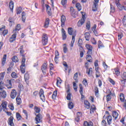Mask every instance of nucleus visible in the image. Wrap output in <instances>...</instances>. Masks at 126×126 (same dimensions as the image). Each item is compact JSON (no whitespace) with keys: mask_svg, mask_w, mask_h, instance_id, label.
I'll return each instance as SVG.
<instances>
[{"mask_svg":"<svg viewBox=\"0 0 126 126\" xmlns=\"http://www.w3.org/2000/svg\"><path fill=\"white\" fill-rule=\"evenodd\" d=\"M25 58L23 57L22 60V64L20 66V70L22 73H25Z\"/></svg>","mask_w":126,"mask_h":126,"instance_id":"f257e3e1","label":"nucleus"},{"mask_svg":"<svg viewBox=\"0 0 126 126\" xmlns=\"http://www.w3.org/2000/svg\"><path fill=\"white\" fill-rule=\"evenodd\" d=\"M81 13H82V19H81L77 23V26L78 27H81L83 24H84L85 22V16L83 15V12H81Z\"/></svg>","mask_w":126,"mask_h":126,"instance_id":"f03ea898","label":"nucleus"},{"mask_svg":"<svg viewBox=\"0 0 126 126\" xmlns=\"http://www.w3.org/2000/svg\"><path fill=\"white\" fill-rule=\"evenodd\" d=\"M7 102L6 101H3L0 106V112H1L2 110L5 112L7 109Z\"/></svg>","mask_w":126,"mask_h":126,"instance_id":"7ed1b4c3","label":"nucleus"},{"mask_svg":"<svg viewBox=\"0 0 126 126\" xmlns=\"http://www.w3.org/2000/svg\"><path fill=\"white\" fill-rule=\"evenodd\" d=\"M42 43L44 46L48 44V35L46 33H44L42 35Z\"/></svg>","mask_w":126,"mask_h":126,"instance_id":"20e7f679","label":"nucleus"},{"mask_svg":"<svg viewBox=\"0 0 126 126\" xmlns=\"http://www.w3.org/2000/svg\"><path fill=\"white\" fill-rule=\"evenodd\" d=\"M39 95L42 101L45 102L46 100V97H45V95L44 94V90H43L42 89L40 90Z\"/></svg>","mask_w":126,"mask_h":126,"instance_id":"39448f33","label":"nucleus"},{"mask_svg":"<svg viewBox=\"0 0 126 126\" xmlns=\"http://www.w3.org/2000/svg\"><path fill=\"white\" fill-rule=\"evenodd\" d=\"M86 48L88 51L87 52V55H92V50H93V47L90 44L86 45Z\"/></svg>","mask_w":126,"mask_h":126,"instance_id":"423d86ee","label":"nucleus"},{"mask_svg":"<svg viewBox=\"0 0 126 126\" xmlns=\"http://www.w3.org/2000/svg\"><path fill=\"white\" fill-rule=\"evenodd\" d=\"M35 124H40L42 122V116L41 114H37L35 117Z\"/></svg>","mask_w":126,"mask_h":126,"instance_id":"0eeeda50","label":"nucleus"},{"mask_svg":"<svg viewBox=\"0 0 126 126\" xmlns=\"http://www.w3.org/2000/svg\"><path fill=\"white\" fill-rule=\"evenodd\" d=\"M16 95H17V93L16 92V91L14 89L12 90L10 94V97L11 99H15V97H16Z\"/></svg>","mask_w":126,"mask_h":126,"instance_id":"6e6552de","label":"nucleus"},{"mask_svg":"<svg viewBox=\"0 0 126 126\" xmlns=\"http://www.w3.org/2000/svg\"><path fill=\"white\" fill-rule=\"evenodd\" d=\"M13 117L10 116V117L8 120V124L9 126H14V123H13Z\"/></svg>","mask_w":126,"mask_h":126,"instance_id":"1a4fd4ad","label":"nucleus"},{"mask_svg":"<svg viewBox=\"0 0 126 126\" xmlns=\"http://www.w3.org/2000/svg\"><path fill=\"white\" fill-rule=\"evenodd\" d=\"M65 16L64 15H62L61 16V27H64V24L65 23Z\"/></svg>","mask_w":126,"mask_h":126,"instance_id":"9d476101","label":"nucleus"},{"mask_svg":"<svg viewBox=\"0 0 126 126\" xmlns=\"http://www.w3.org/2000/svg\"><path fill=\"white\" fill-rule=\"evenodd\" d=\"M98 2H99V0H94V2L93 5V11H96L97 10V4H98Z\"/></svg>","mask_w":126,"mask_h":126,"instance_id":"9b49d317","label":"nucleus"},{"mask_svg":"<svg viewBox=\"0 0 126 126\" xmlns=\"http://www.w3.org/2000/svg\"><path fill=\"white\" fill-rule=\"evenodd\" d=\"M67 87H68V89L67 90V96H66V99L67 100H70L71 99V94H70V93H69V85H67Z\"/></svg>","mask_w":126,"mask_h":126,"instance_id":"f8f14e48","label":"nucleus"},{"mask_svg":"<svg viewBox=\"0 0 126 126\" xmlns=\"http://www.w3.org/2000/svg\"><path fill=\"white\" fill-rule=\"evenodd\" d=\"M79 88H80L79 92L81 95V99H83V98H84V95H83V87H82V85L81 84H80Z\"/></svg>","mask_w":126,"mask_h":126,"instance_id":"ddd939ff","label":"nucleus"},{"mask_svg":"<svg viewBox=\"0 0 126 126\" xmlns=\"http://www.w3.org/2000/svg\"><path fill=\"white\" fill-rule=\"evenodd\" d=\"M62 35L63 40H66L67 37L66 33H65V31H64V29H62Z\"/></svg>","mask_w":126,"mask_h":126,"instance_id":"4468645a","label":"nucleus"},{"mask_svg":"<svg viewBox=\"0 0 126 126\" xmlns=\"http://www.w3.org/2000/svg\"><path fill=\"white\" fill-rule=\"evenodd\" d=\"M0 95L1 97H2V98H6V92H5L4 90H1L0 92Z\"/></svg>","mask_w":126,"mask_h":126,"instance_id":"2eb2a0df","label":"nucleus"},{"mask_svg":"<svg viewBox=\"0 0 126 126\" xmlns=\"http://www.w3.org/2000/svg\"><path fill=\"white\" fill-rule=\"evenodd\" d=\"M46 69H47V63H44L41 67V70L44 74H46Z\"/></svg>","mask_w":126,"mask_h":126,"instance_id":"dca6fc26","label":"nucleus"},{"mask_svg":"<svg viewBox=\"0 0 126 126\" xmlns=\"http://www.w3.org/2000/svg\"><path fill=\"white\" fill-rule=\"evenodd\" d=\"M6 57L7 55L6 54L4 55L2 60H1V64L3 66L5 64V63H6Z\"/></svg>","mask_w":126,"mask_h":126,"instance_id":"f3484780","label":"nucleus"},{"mask_svg":"<svg viewBox=\"0 0 126 126\" xmlns=\"http://www.w3.org/2000/svg\"><path fill=\"white\" fill-rule=\"evenodd\" d=\"M16 39V33L15 32V33L13 34L10 38L9 42H10V43H12V42H14V41H15Z\"/></svg>","mask_w":126,"mask_h":126,"instance_id":"a211bd4d","label":"nucleus"},{"mask_svg":"<svg viewBox=\"0 0 126 126\" xmlns=\"http://www.w3.org/2000/svg\"><path fill=\"white\" fill-rule=\"evenodd\" d=\"M75 41V35H72V40L71 41L70 46L71 47V50H72V47H73V44H74V42Z\"/></svg>","mask_w":126,"mask_h":126,"instance_id":"6ab92c4d","label":"nucleus"},{"mask_svg":"<svg viewBox=\"0 0 126 126\" xmlns=\"http://www.w3.org/2000/svg\"><path fill=\"white\" fill-rule=\"evenodd\" d=\"M46 10L49 15H52V10H51V7L49 5H46Z\"/></svg>","mask_w":126,"mask_h":126,"instance_id":"aec40b11","label":"nucleus"},{"mask_svg":"<svg viewBox=\"0 0 126 126\" xmlns=\"http://www.w3.org/2000/svg\"><path fill=\"white\" fill-rule=\"evenodd\" d=\"M81 116V113L77 112V117L75 119V121L78 123L79 122V120H80V117Z\"/></svg>","mask_w":126,"mask_h":126,"instance_id":"412c9836","label":"nucleus"},{"mask_svg":"<svg viewBox=\"0 0 126 126\" xmlns=\"http://www.w3.org/2000/svg\"><path fill=\"white\" fill-rule=\"evenodd\" d=\"M91 54H88L86 57V60L89 63H92V57H91Z\"/></svg>","mask_w":126,"mask_h":126,"instance_id":"4be33fe9","label":"nucleus"},{"mask_svg":"<svg viewBox=\"0 0 126 126\" xmlns=\"http://www.w3.org/2000/svg\"><path fill=\"white\" fill-rule=\"evenodd\" d=\"M49 23H50V19L49 18H47L45 20L44 27L45 28H48V27H49Z\"/></svg>","mask_w":126,"mask_h":126,"instance_id":"5701e85b","label":"nucleus"},{"mask_svg":"<svg viewBox=\"0 0 126 126\" xmlns=\"http://www.w3.org/2000/svg\"><path fill=\"white\" fill-rule=\"evenodd\" d=\"M84 105L87 109H90V103L88 100L84 101Z\"/></svg>","mask_w":126,"mask_h":126,"instance_id":"b1692460","label":"nucleus"},{"mask_svg":"<svg viewBox=\"0 0 126 126\" xmlns=\"http://www.w3.org/2000/svg\"><path fill=\"white\" fill-rule=\"evenodd\" d=\"M93 72V70L92 68H90L89 69H87V73L90 76H91L92 75V73Z\"/></svg>","mask_w":126,"mask_h":126,"instance_id":"393cba45","label":"nucleus"},{"mask_svg":"<svg viewBox=\"0 0 126 126\" xmlns=\"http://www.w3.org/2000/svg\"><path fill=\"white\" fill-rule=\"evenodd\" d=\"M22 20L23 22H25L26 20V13L25 12L22 13Z\"/></svg>","mask_w":126,"mask_h":126,"instance_id":"a878e982","label":"nucleus"},{"mask_svg":"<svg viewBox=\"0 0 126 126\" xmlns=\"http://www.w3.org/2000/svg\"><path fill=\"white\" fill-rule=\"evenodd\" d=\"M112 120H113V118H112L111 115H109L107 117V123H108V125H111Z\"/></svg>","mask_w":126,"mask_h":126,"instance_id":"bb28decb","label":"nucleus"},{"mask_svg":"<svg viewBox=\"0 0 126 126\" xmlns=\"http://www.w3.org/2000/svg\"><path fill=\"white\" fill-rule=\"evenodd\" d=\"M9 7L10 10L13 11V7H14V2H13V1H11L9 2Z\"/></svg>","mask_w":126,"mask_h":126,"instance_id":"cd10ccee","label":"nucleus"},{"mask_svg":"<svg viewBox=\"0 0 126 126\" xmlns=\"http://www.w3.org/2000/svg\"><path fill=\"white\" fill-rule=\"evenodd\" d=\"M82 39H79L78 40V45L79 46V47H80V50H82V51L83 50V48H82V46H81L82 45Z\"/></svg>","mask_w":126,"mask_h":126,"instance_id":"c85d7f7f","label":"nucleus"},{"mask_svg":"<svg viewBox=\"0 0 126 126\" xmlns=\"http://www.w3.org/2000/svg\"><path fill=\"white\" fill-rule=\"evenodd\" d=\"M97 45L99 49H101V48H104L105 47L102 41L100 40L98 41Z\"/></svg>","mask_w":126,"mask_h":126,"instance_id":"c756f323","label":"nucleus"},{"mask_svg":"<svg viewBox=\"0 0 126 126\" xmlns=\"http://www.w3.org/2000/svg\"><path fill=\"white\" fill-rule=\"evenodd\" d=\"M3 28L0 29V33L2 32V34L3 36H5L7 34V30H4Z\"/></svg>","mask_w":126,"mask_h":126,"instance_id":"7c9ffc66","label":"nucleus"},{"mask_svg":"<svg viewBox=\"0 0 126 126\" xmlns=\"http://www.w3.org/2000/svg\"><path fill=\"white\" fill-rule=\"evenodd\" d=\"M116 6L118 7V9H119V10H124V9H125V6L122 5V4H118L116 5Z\"/></svg>","mask_w":126,"mask_h":126,"instance_id":"2f4dec72","label":"nucleus"},{"mask_svg":"<svg viewBox=\"0 0 126 126\" xmlns=\"http://www.w3.org/2000/svg\"><path fill=\"white\" fill-rule=\"evenodd\" d=\"M84 126H93V123L92 122L85 121L84 123Z\"/></svg>","mask_w":126,"mask_h":126,"instance_id":"473e14b6","label":"nucleus"},{"mask_svg":"<svg viewBox=\"0 0 126 126\" xmlns=\"http://www.w3.org/2000/svg\"><path fill=\"white\" fill-rule=\"evenodd\" d=\"M7 88L8 89H11V88H12V85L11 84V81L9 80L8 84L6 85Z\"/></svg>","mask_w":126,"mask_h":126,"instance_id":"72a5a7b5","label":"nucleus"},{"mask_svg":"<svg viewBox=\"0 0 126 126\" xmlns=\"http://www.w3.org/2000/svg\"><path fill=\"white\" fill-rule=\"evenodd\" d=\"M20 29H21V27L20 26V24H18L17 25V26L16 27L15 29L13 31L15 33V32H18L19 30H20Z\"/></svg>","mask_w":126,"mask_h":126,"instance_id":"f704fd0d","label":"nucleus"},{"mask_svg":"<svg viewBox=\"0 0 126 126\" xmlns=\"http://www.w3.org/2000/svg\"><path fill=\"white\" fill-rule=\"evenodd\" d=\"M113 118H115V120L118 118V117L119 116V113L117 112V111H114L113 112V115H112Z\"/></svg>","mask_w":126,"mask_h":126,"instance_id":"c9c22d12","label":"nucleus"},{"mask_svg":"<svg viewBox=\"0 0 126 126\" xmlns=\"http://www.w3.org/2000/svg\"><path fill=\"white\" fill-rule=\"evenodd\" d=\"M63 51L64 54H66V53H67V46H66V44H64L63 45Z\"/></svg>","mask_w":126,"mask_h":126,"instance_id":"e433bc0d","label":"nucleus"},{"mask_svg":"<svg viewBox=\"0 0 126 126\" xmlns=\"http://www.w3.org/2000/svg\"><path fill=\"white\" fill-rule=\"evenodd\" d=\"M24 78L25 82H27V80H29V78H30V77L29 76V74H28V73H26V74H25Z\"/></svg>","mask_w":126,"mask_h":126,"instance_id":"4c0bfd02","label":"nucleus"},{"mask_svg":"<svg viewBox=\"0 0 126 126\" xmlns=\"http://www.w3.org/2000/svg\"><path fill=\"white\" fill-rule=\"evenodd\" d=\"M17 104L18 105H20L21 103H22V101H21V98L19 97H17L16 98Z\"/></svg>","mask_w":126,"mask_h":126,"instance_id":"58836bf2","label":"nucleus"},{"mask_svg":"<svg viewBox=\"0 0 126 126\" xmlns=\"http://www.w3.org/2000/svg\"><path fill=\"white\" fill-rule=\"evenodd\" d=\"M76 7L78 11H80L82 8L81 5L79 3H77L76 4Z\"/></svg>","mask_w":126,"mask_h":126,"instance_id":"ea45409f","label":"nucleus"},{"mask_svg":"<svg viewBox=\"0 0 126 126\" xmlns=\"http://www.w3.org/2000/svg\"><path fill=\"white\" fill-rule=\"evenodd\" d=\"M95 110H96V108L95 107V105H92L91 109H90L91 114H93V113H94V111Z\"/></svg>","mask_w":126,"mask_h":126,"instance_id":"a19ab883","label":"nucleus"},{"mask_svg":"<svg viewBox=\"0 0 126 126\" xmlns=\"http://www.w3.org/2000/svg\"><path fill=\"white\" fill-rule=\"evenodd\" d=\"M61 83H62V80L61 79V78H58L57 79V86L58 87H60L61 86Z\"/></svg>","mask_w":126,"mask_h":126,"instance_id":"79ce46f5","label":"nucleus"},{"mask_svg":"<svg viewBox=\"0 0 126 126\" xmlns=\"http://www.w3.org/2000/svg\"><path fill=\"white\" fill-rule=\"evenodd\" d=\"M76 81L73 82V87L75 91H77V85L76 84Z\"/></svg>","mask_w":126,"mask_h":126,"instance_id":"37998d69","label":"nucleus"},{"mask_svg":"<svg viewBox=\"0 0 126 126\" xmlns=\"http://www.w3.org/2000/svg\"><path fill=\"white\" fill-rule=\"evenodd\" d=\"M68 33L69 35H72V33H73V29H72V28H68Z\"/></svg>","mask_w":126,"mask_h":126,"instance_id":"c03bdc74","label":"nucleus"},{"mask_svg":"<svg viewBox=\"0 0 126 126\" xmlns=\"http://www.w3.org/2000/svg\"><path fill=\"white\" fill-rule=\"evenodd\" d=\"M121 73L120 72V71L118 69H114V74H116L117 76H119L120 75V74Z\"/></svg>","mask_w":126,"mask_h":126,"instance_id":"a18cd8bd","label":"nucleus"},{"mask_svg":"<svg viewBox=\"0 0 126 126\" xmlns=\"http://www.w3.org/2000/svg\"><path fill=\"white\" fill-rule=\"evenodd\" d=\"M4 88V83L2 81L0 82V90H2Z\"/></svg>","mask_w":126,"mask_h":126,"instance_id":"49530a36","label":"nucleus"},{"mask_svg":"<svg viewBox=\"0 0 126 126\" xmlns=\"http://www.w3.org/2000/svg\"><path fill=\"white\" fill-rule=\"evenodd\" d=\"M95 70H98L99 67H98V60H96L94 63Z\"/></svg>","mask_w":126,"mask_h":126,"instance_id":"de8ad7c7","label":"nucleus"},{"mask_svg":"<svg viewBox=\"0 0 126 126\" xmlns=\"http://www.w3.org/2000/svg\"><path fill=\"white\" fill-rule=\"evenodd\" d=\"M86 27L87 30H89L90 29V27H91V25H90V21H88L87 22Z\"/></svg>","mask_w":126,"mask_h":126,"instance_id":"09e8293b","label":"nucleus"},{"mask_svg":"<svg viewBox=\"0 0 126 126\" xmlns=\"http://www.w3.org/2000/svg\"><path fill=\"white\" fill-rule=\"evenodd\" d=\"M77 78H78V73H76L74 75V79L75 80L76 82H78V80H77Z\"/></svg>","mask_w":126,"mask_h":126,"instance_id":"8fccbe9b","label":"nucleus"},{"mask_svg":"<svg viewBox=\"0 0 126 126\" xmlns=\"http://www.w3.org/2000/svg\"><path fill=\"white\" fill-rule=\"evenodd\" d=\"M124 26L126 27V15H125L122 20Z\"/></svg>","mask_w":126,"mask_h":126,"instance_id":"3c124183","label":"nucleus"},{"mask_svg":"<svg viewBox=\"0 0 126 126\" xmlns=\"http://www.w3.org/2000/svg\"><path fill=\"white\" fill-rule=\"evenodd\" d=\"M122 79H123L125 82H126V72H124L123 73L121 76Z\"/></svg>","mask_w":126,"mask_h":126,"instance_id":"603ef678","label":"nucleus"},{"mask_svg":"<svg viewBox=\"0 0 126 126\" xmlns=\"http://www.w3.org/2000/svg\"><path fill=\"white\" fill-rule=\"evenodd\" d=\"M120 100L122 102L125 101V95L123 94H121L120 95Z\"/></svg>","mask_w":126,"mask_h":126,"instance_id":"864d4df0","label":"nucleus"},{"mask_svg":"<svg viewBox=\"0 0 126 126\" xmlns=\"http://www.w3.org/2000/svg\"><path fill=\"white\" fill-rule=\"evenodd\" d=\"M110 92L109 94L107 95H106V100L107 101H110V100H111V95L112 93L111 92Z\"/></svg>","mask_w":126,"mask_h":126,"instance_id":"5fc2aeb1","label":"nucleus"},{"mask_svg":"<svg viewBox=\"0 0 126 126\" xmlns=\"http://www.w3.org/2000/svg\"><path fill=\"white\" fill-rule=\"evenodd\" d=\"M68 106L69 109H73V103H72V102L70 101L68 103Z\"/></svg>","mask_w":126,"mask_h":126,"instance_id":"6e6d98bb","label":"nucleus"},{"mask_svg":"<svg viewBox=\"0 0 126 126\" xmlns=\"http://www.w3.org/2000/svg\"><path fill=\"white\" fill-rule=\"evenodd\" d=\"M66 2H67V0H62L61 4H62L63 6L65 7V5H66Z\"/></svg>","mask_w":126,"mask_h":126,"instance_id":"4d7b16f0","label":"nucleus"},{"mask_svg":"<svg viewBox=\"0 0 126 126\" xmlns=\"http://www.w3.org/2000/svg\"><path fill=\"white\" fill-rule=\"evenodd\" d=\"M57 94L58 93L57 91H54L53 94H52V99H54L55 100V99H56V97H57Z\"/></svg>","mask_w":126,"mask_h":126,"instance_id":"13d9d810","label":"nucleus"},{"mask_svg":"<svg viewBox=\"0 0 126 126\" xmlns=\"http://www.w3.org/2000/svg\"><path fill=\"white\" fill-rule=\"evenodd\" d=\"M16 118H17V121H20V120H21L22 117H21V116L20 115V114L19 113H16Z\"/></svg>","mask_w":126,"mask_h":126,"instance_id":"bf43d9fd","label":"nucleus"},{"mask_svg":"<svg viewBox=\"0 0 126 126\" xmlns=\"http://www.w3.org/2000/svg\"><path fill=\"white\" fill-rule=\"evenodd\" d=\"M11 75L12 78H17V74H16V73H15V72H13L11 73Z\"/></svg>","mask_w":126,"mask_h":126,"instance_id":"052dcab7","label":"nucleus"},{"mask_svg":"<svg viewBox=\"0 0 126 126\" xmlns=\"http://www.w3.org/2000/svg\"><path fill=\"white\" fill-rule=\"evenodd\" d=\"M22 11V8L21 7H18L17 9V14H20Z\"/></svg>","mask_w":126,"mask_h":126,"instance_id":"680f3d73","label":"nucleus"},{"mask_svg":"<svg viewBox=\"0 0 126 126\" xmlns=\"http://www.w3.org/2000/svg\"><path fill=\"white\" fill-rule=\"evenodd\" d=\"M70 12L72 16H73V17H75V16H74V9H73V7L70 8Z\"/></svg>","mask_w":126,"mask_h":126,"instance_id":"e2e57ef3","label":"nucleus"},{"mask_svg":"<svg viewBox=\"0 0 126 126\" xmlns=\"http://www.w3.org/2000/svg\"><path fill=\"white\" fill-rule=\"evenodd\" d=\"M12 60L14 63H17L18 62V58L16 56H14Z\"/></svg>","mask_w":126,"mask_h":126,"instance_id":"0e129e2a","label":"nucleus"},{"mask_svg":"<svg viewBox=\"0 0 126 126\" xmlns=\"http://www.w3.org/2000/svg\"><path fill=\"white\" fill-rule=\"evenodd\" d=\"M90 37V33L89 32H86L85 33V37L86 38V40H87L88 41V38H89Z\"/></svg>","mask_w":126,"mask_h":126,"instance_id":"69168bd1","label":"nucleus"},{"mask_svg":"<svg viewBox=\"0 0 126 126\" xmlns=\"http://www.w3.org/2000/svg\"><path fill=\"white\" fill-rule=\"evenodd\" d=\"M34 111L36 113H39L41 111V109H40V108L37 107V106H35Z\"/></svg>","mask_w":126,"mask_h":126,"instance_id":"338daca9","label":"nucleus"},{"mask_svg":"<svg viewBox=\"0 0 126 126\" xmlns=\"http://www.w3.org/2000/svg\"><path fill=\"white\" fill-rule=\"evenodd\" d=\"M8 107L9 108L10 110H11L12 111H13L14 110V106H13V104L12 103H11L9 105Z\"/></svg>","mask_w":126,"mask_h":126,"instance_id":"774afa93","label":"nucleus"}]
</instances>
